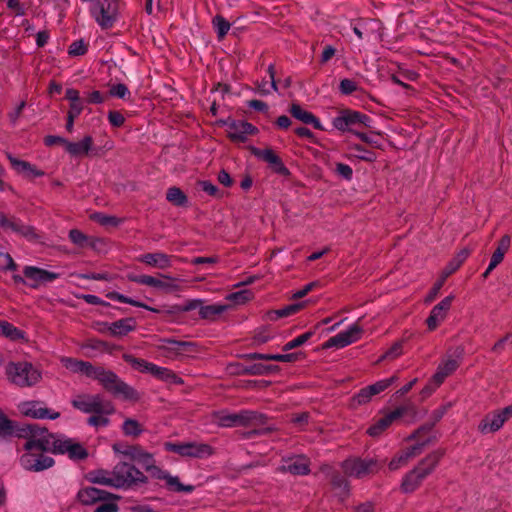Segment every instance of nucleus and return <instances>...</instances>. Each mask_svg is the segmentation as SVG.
<instances>
[{"label": "nucleus", "instance_id": "1", "mask_svg": "<svg viewBox=\"0 0 512 512\" xmlns=\"http://www.w3.org/2000/svg\"><path fill=\"white\" fill-rule=\"evenodd\" d=\"M31 436L24 444L25 453L20 457V465L27 471L40 472L51 468L55 461L47 454L50 452L49 441L45 439L42 430L37 433L28 427Z\"/></svg>", "mask_w": 512, "mask_h": 512}, {"label": "nucleus", "instance_id": "2", "mask_svg": "<svg viewBox=\"0 0 512 512\" xmlns=\"http://www.w3.org/2000/svg\"><path fill=\"white\" fill-rule=\"evenodd\" d=\"M212 417L213 422L220 427L259 426L251 434L265 435L274 430L273 427L266 426L267 417L265 415L252 410H241L237 413L222 410L214 412Z\"/></svg>", "mask_w": 512, "mask_h": 512}, {"label": "nucleus", "instance_id": "3", "mask_svg": "<svg viewBox=\"0 0 512 512\" xmlns=\"http://www.w3.org/2000/svg\"><path fill=\"white\" fill-rule=\"evenodd\" d=\"M442 456L441 451H434L423 458L417 466L405 473L400 484L401 492L404 494L415 492L435 470Z\"/></svg>", "mask_w": 512, "mask_h": 512}, {"label": "nucleus", "instance_id": "4", "mask_svg": "<svg viewBox=\"0 0 512 512\" xmlns=\"http://www.w3.org/2000/svg\"><path fill=\"white\" fill-rule=\"evenodd\" d=\"M5 373L8 381L20 388L35 386L42 379L41 371L27 361L9 362Z\"/></svg>", "mask_w": 512, "mask_h": 512}, {"label": "nucleus", "instance_id": "5", "mask_svg": "<svg viewBox=\"0 0 512 512\" xmlns=\"http://www.w3.org/2000/svg\"><path fill=\"white\" fill-rule=\"evenodd\" d=\"M137 462L141 464L147 472H150L153 477L160 480H165L166 486L170 491L191 493L195 489L193 485H184L180 482L177 476H172L169 472L157 467L155 465L153 455L144 449L141 452Z\"/></svg>", "mask_w": 512, "mask_h": 512}, {"label": "nucleus", "instance_id": "6", "mask_svg": "<svg viewBox=\"0 0 512 512\" xmlns=\"http://www.w3.org/2000/svg\"><path fill=\"white\" fill-rule=\"evenodd\" d=\"M90 378L98 380L105 390L115 396H122L124 399L135 398L136 392L132 387L102 366H94Z\"/></svg>", "mask_w": 512, "mask_h": 512}, {"label": "nucleus", "instance_id": "7", "mask_svg": "<svg viewBox=\"0 0 512 512\" xmlns=\"http://www.w3.org/2000/svg\"><path fill=\"white\" fill-rule=\"evenodd\" d=\"M121 8V0H94L90 14L102 29H110L119 19Z\"/></svg>", "mask_w": 512, "mask_h": 512}, {"label": "nucleus", "instance_id": "8", "mask_svg": "<svg viewBox=\"0 0 512 512\" xmlns=\"http://www.w3.org/2000/svg\"><path fill=\"white\" fill-rule=\"evenodd\" d=\"M114 488L131 489L148 482L147 476L134 465L119 462L112 469Z\"/></svg>", "mask_w": 512, "mask_h": 512}, {"label": "nucleus", "instance_id": "9", "mask_svg": "<svg viewBox=\"0 0 512 512\" xmlns=\"http://www.w3.org/2000/svg\"><path fill=\"white\" fill-rule=\"evenodd\" d=\"M75 409L87 414H114V404L99 394H82L71 401Z\"/></svg>", "mask_w": 512, "mask_h": 512}, {"label": "nucleus", "instance_id": "10", "mask_svg": "<svg viewBox=\"0 0 512 512\" xmlns=\"http://www.w3.org/2000/svg\"><path fill=\"white\" fill-rule=\"evenodd\" d=\"M164 448L166 451L176 453L185 458L205 459L214 454V449L211 445L196 441L166 442L164 443Z\"/></svg>", "mask_w": 512, "mask_h": 512}, {"label": "nucleus", "instance_id": "11", "mask_svg": "<svg viewBox=\"0 0 512 512\" xmlns=\"http://www.w3.org/2000/svg\"><path fill=\"white\" fill-rule=\"evenodd\" d=\"M341 468L345 476L361 479L377 473L380 465L373 458L351 457L341 463Z\"/></svg>", "mask_w": 512, "mask_h": 512}, {"label": "nucleus", "instance_id": "12", "mask_svg": "<svg viewBox=\"0 0 512 512\" xmlns=\"http://www.w3.org/2000/svg\"><path fill=\"white\" fill-rule=\"evenodd\" d=\"M168 359H178L196 353V344L190 341H178L173 338H160L154 345Z\"/></svg>", "mask_w": 512, "mask_h": 512}, {"label": "nucleus", "instance_id": "13", "mask_svg": "<svg viewBox=\"0 0 512 512\" xmlns=\"http://www.w3.org/2000/svg\"><path fill=\"white\" fill-rule=\"evenodd\" d=\"M370 117L359 111L343 109L332 120V125L340 132H351L354 134L355 128L359 126L369 127Z\"/></svg>", "mask_w": 512, "mask_h": 512}, {"label": "nucleus", "instance_id": "14", "mask_svg": "<svg viewBox=\"0 0 512 512\" xmlns=\"http://www.w3.org/2000/svg\"><path fill=\"white\" fill-rule=\"evenodd\" d=\"M127 277L130 281L137 284L147 285L165 292H173L178 290L176 279L169 275L160 274V278H156L150 275L129 274Z\"/></svg>", "mask_w": 512, "mask_h": 512}, {"label": "nucleus", "instance_id": "15", "mask_svg": "<svg viewBox=\"0 0 512 512\" xmlns=\"http://www.w3.org/2000/svg\"><path fill=\"white\" fill-rule=\"evenodd\" d=\"M0 227L5 231H11L21 237H24L28 241L38 239V235L34 227L24 224L21 220L15 217H8L2 211H0Z\"/></svg>", "mask_w": 512, "mask_h": 512}, {"label": "nucleus", "instance_id": "16", "mask_svg": "<svg viewBox=\"0 0 512 512\" xmlns=\"http://www.w3.org/2000/svg\"><path fill=\"white\" fill-rule=\"evenodd\" d=\"M410 407L407 405L399 406L393 411L386 413L384 416L379 418L374 424H372L367 433L372 437L381 435L388 427H390L395 421L402 418L409 411Z\"/></svg>", "mask_w": 512, "mask_h": 512}, {"label": "nucleus", "instance_id": "17", "mask_svg": "<svg viewBox=\"0 0 512 512\" xmlns=\"http://www.w3.org/2000/svg\"><path fill=\"white\" fill-rule=\"evenodd\" d=\"M362 328L358 324L351 325L347 330L338 333L337 335L329 338L324 344L323 348H344L352 343H355L361 338Z\"/></svg>", "mask_w": 512, "mask_h": 512}, {"label": "nucleus", "instance_id": "18", "mask_svg": "<svg viewBox=\"0 0 512 512\" xmlns=\"http://www.w3.org/2000/svg\"><path fill=\"white\" fill-rule=\"evenodd\" d=\"M398 380L396 375L390 378L379 380L374 384L362 388L354 397L353 402L357 405L368 403L375 395L380 394Z\"/></svg>", "mask_w": 512, "mask_h": 512}, {"label": "nucleus", "instance_id": "19", "mask_svg": "<svg viewBox=\"0 0 512 512\" xmlns=\"http://www.w3.org/2000/svg\"><path fill=\"white\" fill-rule=\"evenodd\" d=\"M426 442L416 443L399 451L388 463L390 471H397L405 467L412 459L420 455Z\"/></svg>", "mask_w": 512, "mask_h": 512}, {"label": "nucleus", "instance_id": "20", "mask_svg": "<svg viewBox=\"0 0 512 512\" xmlns=\"http://www.w3.org/2000/svg\"><path fill=\"white\" fill-rule=\"evenodd\" d=\"M78 501L83 505H94L100 501L119 500L120 496L95 487H83L77 493Z\"/></svg>", "mask_w": 512, "mask_h": 512}, {"label": "nucleus", "instance_id": "21", "mask_svg": "<svg viewBox=\"0 0 512 512\" xmlns=\"http://www.w3.org/2000/svg\"><path fill=\"white\" fill-rule=\"evenodd\" d=\"M23 274L29 281L27 285L31 288H38L41 284L50 283L59 277L57 273L35 266L24 267Z\"/></svg>", "mask_w": 512, "mask_h": 512}, {"label": "nucleus", "instance_id": "22", "mask_svg": "<svg viewBox=\"0 0 512 512\" xmlns=\"http://www.w3.org/2000/svg\"><path fill=\"white\" fill-rule=\"evenodd\" d=\"M226 125L229 138L235 142H245L248 136L258 131L251 123L241 120H231Z\"/></svg>", "mask_w": 512, "mask_h": 512}, {"label": "nucleus", "instance_id": "23", "mask_svg": "<svg viewBox=\"0 0 512 512\" xmlns=\"http://www.w3.org/2000/svg\"><path fill=\"white\" fill-rule=\"evenodd\" d=\"M458 367V362L455 359H447L443 363H441L436 373L433 375L430 383L423 389L424 394H430L435 391L445 380L447 376H449L452 372H454Z\"/></svg>", "mask_w": 512, "mask_h": 512}, {"label": "nucleus", "instance_id": "24", "mask_svg": "<svg viewBox=\"0 0 512 512\" xmlns=\"http://www.w3.org/2000/svg\"><path fill=\"white\" fill-rule=\"evenodd\" d=\"M22 414L35 419H57L59 412L52 411L42 405L39 401H26L19 406Z\"/></svg>", "mask_w": 512, "mask_h": 512}, {"label": "nucleus", "instance_id": "25", "mask_svg": "<svg viewBox=\"0 0 512 512\" xmlns=\"http://www.w3.org/2000/svg\"><path fill=\"white\" fill-rule=\"evenodd\" d=\"M453 299L454 296L449 295L432 308L430 315L426 320V324L430 331L435 330L446 319Z\"/></svg>", "mask_w": 512, "mask_h": 512}, {"label": "nucleus", "instance_id": "26", "mask_svg": "<svg viewBox=\"0 0 512 512\" xmlns=\"http://www.w3.org/2000/svg\"><path fill=\"white\" fill-rule=\"evenodd\" d=\"M173 258L174 256L158 251L142 254L137 258V260L153 268L164 270L172 266Z\"/></svg>", "mask_w": 512, "mask_h": 512}, {"label": "nucleus", "instance_id": "27", "mask_svg": "<svg viewBox=\"0 0 512 512\" xmlns=\"http://www.w3.org/2000/svg\"><path fill=\"white\" fill-rule=\"evenodd\" d=\"M278 470L293 475H307L310 472L309 460L304 456H297L284 461Z\"/></svg>", "mask_w": 512, "mask_h": 512}, {"label": "nucleus", "instance_id": "28", "mask_svg": "<svg viewBox=\"0 0 512 512\" xmlns=\"http://www.w3.org/2000/svg\"><path fill=\"white\" fill-rule=\"evenodd\" d=\"M6 156L12 166V168L19 174H22L26 177H42L44 176V171L38 169L36 166L32 165L31 163L20 160L16 157H14L11 153L7 152Z\"/></svg>", "mask_w": 512, "mask_h": 512}, {"label": "nucleus", "instance_id": "29", "mask_svg": "<svg viewBox=\"0 0 512 512\" xmlns=\"http://www.w3.org/2000/svg\"><path fill=\"white\" fill-rule=\"evenodd\" d=\"M254 154L261 160L267 162L274 172L280 175H288L289 170L283 164L281 158L272 150H255Z\"/></svg>", "mask_w": 512, "mask_h": 512}, {"label": "nucleus", "instance_id": "30", "mask_svg": "<svg viewBox=\"0 0 512 512\" xmlns=\"http://www.w3.org/2000/svg\"><path fill=\"white\" fill-rule=\"evenodd\" d=\"M42 433L45 439L49 441L50 452L54 454H67L69 445L74 440L64 435L49 434L46 430H42Z\"/></svg>", "mask_w": 512, "mask_h": 512}, {"label": "nucleus", "instance_id": "31", "mask_svg": "<svg viewBox=\"0 0 512 512\" xmlns=\"http://www.w3.org/2000/svg\"><path fill=\"white\" fill-rule=\"evenodd\" d=\"M505 424V421L501 417V415L498 413V411H493L489 414H487L479 423L478 430L482 434H488V433H494L498 430H500L503 425Z\"/></svg>", "mask_w": 512, "mask_h": 512}, {"label": "nucleus", "instance_id": "32", "mask_svg": "<svg viewBox=\"0 0 512 512\" xmlns=\"http://www.w3.org/2000/svg\"><path fill=\"white\" fill-rule=\"evenodd\" d=\"M291 115L304 124H310L317 130H325L319 119L311 112L303 109L299 104L293 103L290 107Z\"/></svg>", "mask_w": 512, "mask_h": 512}, {"label": "nucleus", "instance_id": "33", "mask_svg": "<svg viewBox=\"0 0 512 512\" xmlns=\"http://www.w3.org/2000/svg\"><path fill=\"white\" fill-rule=\"evenodd\" d=\"M61 364L72 373L83 374L90 378L94 365L90 362L78 360L72 357H62Z\"/></svg>", "mask_w": 512, "mask_h": 512}, {"label": "nucleus", "instance_id": "34", "mask_svg": "<svg viewBox=\"0 0 512 512\" xmlns=\"http://www.w3.org/2000/svg\"><path fill=\"white\" fill-rule=\"evenodd\" d=\"M92 146L93 138L87 135L79 142L68 141L65 150L73 157H81L87 155Z\"/></svg>", "mask_w": 512, "mask_h": 512}, {"label": "nucleus", "instance_id": "35", "mask_svg": "<svg viewBox=\"0 0 512 512\" xmlns=\"http://www.w3.org/2000/svg\"><path fill=\"white\" fill-rule=\"evenodd\" d=\"M86 478L90 483L109 486V487L114 488V479H113L112 470L111 471L105 470V469L93 470L87 474Z\"/></svg>", "mask_w": 512, "mask_h": 512}, {"label": "nucleus", "instance_id": "36", "mask_svg": "<svg viewBox=\"0 0 512 512\" xmlns=\"http://www.w3.org/2000/svg\"><path fill=\"white\" fill-rule=\"evenodd\" d=\"M136 322L133 318H124L112 322L109 326V334L112 336H124L135 329Z\"/></svg>", "mask_w": 512, "mask_h": 512}, {"label": "nucleus", "instance_id": "37", "mask_svg": "<svg viewBox=\"0 0 512 512\" xmlns=\"http://www.w3.org/2000/svg\"><path fill=\"white\" fill-rule=\"evenodd\" d=\"M151 375L154 376L156 379L169 384H183L182 378H180L174 371H172L169 368L155 365Z\"/></svg>", "mask_w": 512, "mask_h": 512}, {"label": "nucleus", "instance_id": "38", "mask_svg": "<svg viewBox=\"0 0 512 512\" xmlns=\"http://www.w3.org/2000/svg\"><path fill=\"white\" fill-rule=\"evenodd\" d=\"M510 244H511L510 236L504 235L500 239L496 250L492 254V257L490 260V269H495L503 261L505 254L509 250Z\"/></svg>", "mask_w": 512, "mask_h": 512}, {"label": "nucleus", "instance_id": "39", "mask_svg": "<svg viewBox=\"0 0 512 512\" xmlns=\"http://www.w3.org/2000/svg\"><path fill=\"white\" fill-rule=\"evenodd\" d=\"M268 74H269V80L263 79L262 81H257L255 83L256 85V92L261 96H266L270 94L272 91H277V84L275 81V72H274V66L269 65L268 67Z\"/></svg>", "mask_w": 512, "mask_h": 512}, {"label": "nucleus", "instance_id": "40", "mask_svg": "<svg viewBox=\"0 0 512 512\" xmlns=\"http://www.w3.org/2000/svg\"><path fill=\"white\" fill-rule=\"evenodd\" d=\"M25 429L16 430L15 423L8 419V417L0 411V437L7 438L12 435L23 437Z\"/></svg>", "mask_w": 512, "mask_h": 512}, {"label": "nucleus", "instance_id": "41", "mask_svg": "<svg viewBox=\"0 0 512 512\" xmlns=\"http://www.w3.org/2000/svg\"><path fill=\"white\" fill-rule=\"evenodd\" d=\"M228 307V305L223 304L202 305L199 310V315L203 319L214 321L218 316L224 313Z\"/></svg>", "mask_w": 512, "mask_h": 512}, {"label": "nucleus", "instance_id": "42", "mask_svg": "<svg viewBox=\"0 0 512 512\" xmlns=\"http://www.w3.org/2000/svg\"><path fill=\"white\" fill-rule=\"evenodd\" d=\"M123 359L125 362L129 363L134 369L142 372L151 374L155 365L152 362H148L141 358H136L131 354H124Z\"/></svg>", "mask_w": 512, "mask_h": 512}, {"label": "nucleus", "instance_id": "43", "mask_svg": "<svg viewBox=\"0 0 512 512\" xmlns=\"http://www.w3.org/2000/svg\"><path fill=\"white\" fill-rule=\"evenodd\" d=\"M106 296H107V298H109L111 300H114V301L130 304L132 306L144 308V309H147L149 311L156 312V313L159 312V310L154 308V307H150V306L144 304L143 302L134 300L132 298L124 296L123 294H120V293L115 292V291L107 293Z\"/></svg>", "mask_w": 512, "mask_h": 512}, {"label": "nucleus", "instance_id": "44", "mask_svg": "<svg viewBox=\"0 0 512 512\" xmlns=\"http://www.w3.org/2000/svg\"><path fill=\"white\" fill-rule=\"evenodd\" d=\"M143 431V425L133 418L125 419L122 424V432L126 436L138 437Z\"/></svg>", "mask_w": 512, "mask_h": 512}, {"label": "nucleus", "instance_id": "45", "mask_svg": "<svg viewBox=\"0 0 512 512\" xmlns=\"http://www.w3.org/2000/svg\"><path fill=\"white\" fill-rule=\"evenodd\" d=\"M166 199L175 206H186L187 196L178 187H170L166 193Z\"/></svg>", "mask_w": 512, "mask_h": 512}, {"label": "nucleus", "instance_id": "46", "mask_svg": "<svg viewBox=\"0 0 512 512\" xmlns=\"http://www.w3.org/2000/svg\"><path fill=\"white\" fill-rule=\"evenodd\" d=\"M0 336H5L10 340H20L24 338V333L13 324L4 320Z\"/></svg>", "mask_w": 512, "mask_h": 512}, {"label": "nucleus", "instance_id": "47", "mask_svg": "<svg viewBox=\"0 0 512 512\" xmlns=\"http://www.w3.org/2000/svg\"><path fill=\"white\" fill-rule=\"evenodd\" d=\"M67 455L72 460H83L87 458L88 452L79 442L73 440L69 445Z\"/></svg>", "mask_w": 512, "mask_h": 512}, {"label": "nucleus", "instance_id": "48", "mask_svg": "<svg viewBox=\"0 0 512 512\" xmlns=\"http://www.w3.org/2000/svg\"><path fill=\"white\" fill-rule=\"evenodd\" d=\"M403 344L404 340H399L395 342L379 359L383 361L385 359L394 360L400 357L403 354Z\"/></svg>", "mask_w": 512, "mask_h": 512}, {"label": "nucleus", "instance_id": "49", "mask_svg": "<svg viewBox=\"0 0 512 512\" xmlns=\"http://www.w3.org/2000/svg\"><path fill=\"white\" fill-rule=\"evenodd\" d=\"M313 334H314L313 331H308V332H305V333L297 336L296 338L288 341L283 346L282 350L289 351V350L295 349V348L305 344L313 336Z\"/></svg>", "mask_w": 512, "mask_h": 512}, {"label": "nucleus", "instance_id": "50", "mask_svg": "<svg viewBox=\"0 0 512 512\" xmlns=\"http://www.w3.org/2000/svg\"><path fill=\"white\" fill-rule=\"evenodd\" d=\"M213 25L216 29L217 35L219 39L224 38V36L228 33L230 29V23L221 15H216L213 18Z\"/></svg>", "mask_w": 512, "mask_h": 512}, {"label": "nucleus", "instance_id": "51", "mask_svg": "<svg viewBox=\"0 0 512 512\" xmlns=\"http://www.w3.org/2000/svg\"><path fill=\"white\" fill-rule=\"evenodd\" d=\"M273 370L272 366L264 364H253L243 369V374L246 375H267Z\"/></svg>", "mask_w": 512, "mask_h": 512}, {"label": "nucleus", "instance_id": "52", "mask_svg": "<svg viewBox=\"0 0 512 512\" xmlns=\"http://www.w3.org/2000/svg\"><path fill=\"white\" fill-rule=\"evenodd\" d=\"M350 149L352 151H355V156L361 160L372 162L376 158L374 152L365 149L363 146L359 144H352L350 146Z\"/></svg>", "mask_w": 512, "mask_h": 512}, {"label": "nucleus", "instance_id": "53", "mask_svg": "<svg viewBox=\"0 0 512 512\" xmlns=\"http://www.w3.org/2000/svg\"><path fill=\"white\" fill-rule=\"evenodd\" d=\"M331 484H332L333 488L340 489L345 494H347L349 491L348 480L344 476H341L338 472H334L332 474Z\"/></svg>", "mask_w": 512, "mask_h": 512}, {"label": "nucleus", "instance_id": "54", "mask_svg": "<svg viewBox=\"0 0 512 512\" xmlns=\"http://www.w3.org/2000/svg\"><path fill=\"white\" fill-rule=\"evenodd\" d=\"M110 415L111 414H94V415H91L87 419V423H88V425H90L92 427H95V428L106 427L110 423V420H109V416Z\"/></svg>", "mask_w": 512, "mask_h": 512}, {"label": "nucleus", "instance_id": "55", "mask_svg": "<svg viewBox=\"0 0 512 512\" xmlns=\"http://www.w3.org/2000/svg\"><path fill=\"white\" fill-rule=\"evenodd\" d=\"M143 448L139 445L125 446V450L122 451V455L129 458L132 461L138 460Z\"/></svg>", "mask_w": 512, "mask_h": 512}, {"label": "nucleus", "instance_id": "56", "mask_svg": "<svg viewBox=\"0 0 512 512\" xmlns=\"http://www.w3.org/2000/svg\"><path fill=\"white\" fill-rule=\"evenodd\" d=\"M87 51V45L83 42V40L74 41L70 46L68 53L71 56H81L84 55Z\"/></svg>", "mask_w": 512, "mask_h": 512}, {"label": "nucleus", "instance_id": "57", "mask_svg": "<svg viewBox=\"0 0 512 512\" xmlns=\"http://www.w3.org/2000/svg\"><path fill=\"white\" fill-rule=\"evenodd\" d=\"M117 500L100 501L101 504L95 508L93 512H118L119 506Z\"/></svg>", "mask_w": 512, "mask_h": 512}, {"label": "nucleus", "instance_id": "58", "mask_svg": "<svg viewBox=\"0 0 512 512\" xmlns=\"http://www.w3.org/2000/svg\"><path fill=\"white\" fill-rule=\"evenodd\" d=\"M69 239L72 243L80 247H83L87 242V236L78 229L70 230Z\"/></svg>", "mask_w": 512, "mask_h": 512}, {"label": "nucleus", "instance_id": "59", "mask_svg": "<svg viewBox=\"0 0 512 512\" xmlns=\"http://www.w3.org/2000/svg\"><path fill=\"white\" fill-rule=\"evenodd\" d=\"M17 265L8 253L0 252V270H16Z\"/></svg>", "mask_w": 512, "mask_h": 512}, {"label": "nucleus", "instance_id": "60", "mask_svg": "<svg viewBox=\"0 0 512 512\" xmlns=\"http://www.w3.org/2000/svg\"><path fill=\"white\" fill-rule=\"evenodd\" d=\"M91 218L101 225H117L118 219L114 216L105 215L103 213H94Z\"/></svg>", "mask_w": 512, "mask_h": 512}, {"label": "nucleus", "instance_id": "61", "mask_svg": "<svg viewBox=\"0 0 512 512\" xmlns=\"http://www.w3.org/2000/svg\"><path fill=\"white\" fill-rule=\"evenodd\" d=\"M339 89L343 94L349 95L357 90V84L355 81L346 78L341 80Z\"/></svg>", "mask_w": 512, "mask_h": 512}, {"label": "nucleus", "instance_id": "62", "mask_svg": "<svg viewBox=\"0 0 512 512\" xmlns=\"http://www.w3.org/2000/svg\"><path fill=\"white\" fill-rule=\"evenodd\" d=\"M109 92L111 96L118 97L121 99H125L126 96L130 94L127 86L122 83L113 85Z\"/></svg>", "mask_w": 512, "mask_h": 512}, {"label": "nucleus", "instance_id": "63", "mask_svg": "<svg viewBox=\"0 0 512 512\" xmlns=\"http://www.w3.org/2000/svg\"><path fill=\"white\" fill-rule=\"evenodd\" d=\"M251 292L248 290H243L235 293H231L227 299L234 301L236 303H245L251 298Z\"/></svg>", "mask_w": 512, "mask_h": 512}, {"label": "nucleus", "instance_id": "64", "mask_svg": "<svg viewBox=\"0 0 512 512\" xmlns=\"http://www.w3.org/2000/svg\"><path fill=\"white\" fill-rule=\"evenodd\" d=\"M302 306V304H291L282 309L277 310L275 313L277 314L278 317H287L298 312L302 308Z\"/></svg>", "mask_w": 512, "mask_h": 512}]
</instances>
